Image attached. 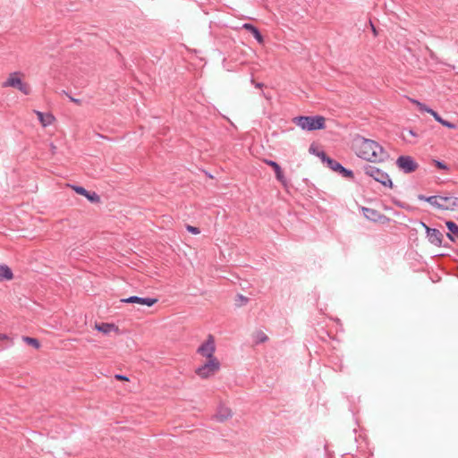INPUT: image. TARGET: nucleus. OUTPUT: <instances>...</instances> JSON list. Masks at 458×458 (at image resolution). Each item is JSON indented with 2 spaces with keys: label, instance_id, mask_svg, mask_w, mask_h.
Returning a JSON list of instances; mask_svg holds the SVG:
<instances>
[{
  "label": "nucleus",
  "instance_id": "aec40b11",
  "mask_svg": "<svg viewBox=\"0 0 458 458\" xmlns=\"http://www.w3.org/2000/svg\"><path fill=\"white\" fill-rule=\"evenodd\" d=\"M13 276L11 268L6 265L0 264V280H11Z\"/></svg>",
  "mask_w": 458,
  "mask_h": 458
},
{
  "label": "nucleus",
  "instance_id": "5701e85b",
  "mask_svg": "<svg viewBox=\"0 0 458 458\" xmlns=\"http://www.w3.org/2000/svg\"><path fill=\"white\" fill-rule=\"evenodd\" d=\"M411 102L414 103L420 111L427 112L431 115H433V114L435 113V110L431 109L430 107L426 106L424 103L420 102L419 100L411 99Z\"/></svg>",
  "mask_w": 458,
  "mask_h": 458
},
{
  "label": "nucleus",
  "instance_id": "39448f33",
  "mask_svg": "<svg viewBox=\"0 0 458 458\" xmlns=\"http://www.w3.org/2000/svg\"><path fill=\"white\" fill-rule=\"evenodd\" d=\"M220 369V362L217 359L208 360L204 364L196 369V374L201 378H208Z\"/></svg>",
  "mask_w": 458,
  "mask_h": 458
},
{
  "label": "nucleus",
  "instance_id": "dca6fc26",
  "mask_svg": "<svg viewBox=\"0 0 458 458\" xmlns=\"http://www.w3.org/2000/svg\"><path fill=\"white\" fill-rule=\"evenodd\" d=\"M36 114H37V116H38L39 122L41 123V124L44 127H47V126L52 124L53 122L55 121L54 115L51 114L50 113H42L40 111H36Z\"/></svg>",
  "mask_w": 458,
  "mask_h": 458
},
{
  "label": "nucleus",
  "instance_id": "f704fd0d",
  "mask_svg": "<svg viewBox=\"0 0 458 458\" xmlns=\"http://www.w3.org/2000/svg\"><path fill=\"white\" fill-rule=\"evenodd\" d=\"M255 87H256V88L260 89V88H262V87H263V83H261V82H257V83H255Z\"/></svg>",
  "mask_w": 458,
  "mask_h": 458
},
{
  "label": "nucleus",
  "instance_id": "7c9ffc66",
  "mask_svg": "<svg viewBox=\"0 0 458 458\" xmlns=\"http://www.w3.org/2000/svg\"><path fill=\"white\" fill-rule=\"evenodd\" d=\"M409 135L412 136V137H417L418 134L413 131V130H407Z\"/></svg>",
  "mask_w": 458,
  "mask_h": 458
},
{
  "label": "nucleus",
  "instance_id": "b1692460",
  "mask_svg": "<svg viewBox=\"0 0 458 458\" xmlns=\"http://www.w3.org/2000/svg\"><path fill=\"white\" fill-rule=\"evenodd\" d=\"M23 341L27 343L30 345H32L34 348L38 349L40 347V344L38 339L30 337V336H24Z\"/></svg>",
  "mask_w": 458,
  "mask_h": 458
},
{
  "label": "nucleus",
  "instance_id": "a878e982",
  "mask_svg": "<svg viewBox=\"0 0 458 458\" xmlns=\"http://www.w3.org/2000/svg\"><path fill=\"white\" fill-rule=\"evenodd\" d=\"M17 89L25 95H28L30 92V86L23 82H21V85Z\"/></svg>",
  "mask_w": 458,
  "mask_h": 458
},
{
  "label": "nucleus",
  "instance_id": "f03ea898",
  "mask_svg": "<svg viewBox=\"0 0 458 458\" xmlns=\"http://www.w3.org/2000/svg\"><path fill=\"white\" fill-rule=\"evenodd\" d=\"M294 124L305 131H316L324 129L326 126V119L321 115L314 116H297L293 119Z\"/></svg>",
  "mask_w": 458,
  "mask_h": 458
},
{
  "label": "nucleus",
  "instance_id": "412c9836",
  "mask_svg": "<svg viewBox=\"0 0 458 458\" xmlns=\"http://www.w3.org/2000/svg\"><path fill=\"white\" fill-rule=\"evenodd\" d=\"M432 116L434 117V119L437 123H441L445 127H447L449 129H455L456 128V124L443 119L436 111H435V113L433 114Z\"/></svg>",
  "mask_w": 458,
  "mask_h": 458
},
{
  "label": "nucleus",
  "instance_id": "f257e3e1",
  "mask_svg": "<svg viewBox=\"0 0 458 458\" xmlns=\"http://www.w3.org/2000/svg\"><path fill=\"white\" fill-rule=\"evenodd\" d=\"M353 148L360 158L371 163L383 162L388 157L387 152L377 142L360 136L354 139Z\"/></svg>",
  "mask_w": 458,
  "mask_h": 458
},
{
  "label": "nucleus",
  "instance_id": "c756f323",
  "mask_svg": "<svg viewBox=\"0 0 458 458\" xmlns=\"http://www.w3.org/2000/svg\"><path fill=\"white\" fill-rule=\"evenodd\" d=\"M114 377H115L116 379H118V380H125V381H127V380H128V377H127L126 376H124V375H122V374H116V375L114 376Z\"/></svg>",
  "mask_w": 458,
  "mask_h": 458
},
{
  "label": "nucleus",
  "instance_id": "9b49d317",
  "mask_svg": "<svg viewBox=\"0 0 458 458\" xmlns=\"http://www.w3.org/2000/svg\"><path fill=\"white\" fill-rule=\"evenodd\" d=\"M73 190L76 193L86 197L92 203H98L100 197L95 191H89L82 186H73Z\"/></svg>",
  "mask_w": 458,
  "mask_h": 458
},
{
  "label": "nucleus",
  "instance_id": "4be33fe9",
  "mask_svg": "<svg viewBox=\"0 0 458 458\" xmlns=\"http://www.w3.org/2000/svg\"><path fill=\"white\" fill-rule=\"evenodd\" d=\"M253 339L256 344L265 343L268 340L267 335L262 331H257L253 335Z\"/></svg>",
  "mask_w": 458,
  "mask_h": 458
},
{
  "label": "nucleus",
  "instance_id": "6ab92c4d",
  "mask_svg": "<svg viewBox=\"0 0 458 458\" xmlns=\"http://www.w3.org/2000/svg\"><path fill=\"white\" fill-rule=\"evenodd\" d=\"M95 328L105 335L109 334L111 331H118V327L114 324L110 323L96 324Z\"/></svg>",
  "mask_w": 458,
  "mask_h": 458
},
{
  "label": "nucleus",
  "instance_id": "423d86ee",
  "mask_svg": "<svg viewBox=\"0 0 458 458\" xmlns=\"http://www.w3.org/2000/svg\"><path fill=\"white\" fill-rule=\"evenodd\" d=\"M436 196V203L433 207L443 210H458V197L454 196Z\"/></svg>",
  "mask_w": 458,
  "mask_h": 458
},
{
  "label": "nucleus",
  "instance_id": "2eb2a0df",
  "mask_svg": "<svg viewBox=\"0 0 458 458\" xmlns=\"http://www.w3.org/2000/svg\"><path fill=\"white\" fill-rule=\"evenodd\" d=\"M445 225L449 230V233L446 234L447 238L454 242L455 239H458V225L454 221H446Z\"/></svg>",
  "mask_w": 458,
  "mask_h": 458
},
{
  "label": "nucleus",
  "instance_id": "2f4dec72",
  "mask_svg": "<svg viewBox=\"0 0 458 458\" xmlns=\"http://www.w3.org/2000/svg\"><path fill=\"white\" fill-rule=\"evenodd\" d=\"M70 99H71V101H72L73 103H76V104H78V105H79V104H81V100H80V99H78V98H74L70 97Z\"/></svg>",
  "mask_w": 458,
  "mask_h": 458
},
{
  "label": "nucleus",
  "instance_id": "f8f14e48",
  "mask_svg": "<svg viewBox=\"0 0 458 458\" xmlns=\"http://www.w3.org/2000/svg\"><path fill=\"white\" fill-rule=\"evenodd\" d=\"M233 416V412L230 408L225 405H219L216 413L214 418L218 422H225Z\"/></svg>",
  "mask_w": 458,
  "mask_h": 458
},
{
  "label": "nucleus",
  "instance_id": "cd10ccee",
  "mask_svg": "<svg viewBox=\"0 0 458 458\" xmlns=\"http://www.w3.org/2000/svg\"><path fill=\"white\" fill-rule=\"evenodd\" d=\"M186 229L192 234H199L200 233V230L198 227L190 225H186Z\"/></svg>",
  "mask_w": 458,
  "mask_h": 458
},
{
  "label": "nucleus",
  "instance_id": "1a4fd4ad",
  "mask_svg": "<svg viewBox=\"0 0 458 458\" xmlns=\"http://www.w3.org/2000/svg\"><path fill=\"white\" fill-rule=\"evenodd\" d=\"M121 301L123 303H136L151 307L156 304L158 300L157 298L130 296L128 298L122 299Z\"/></svg>",
  "mask_w": 458,
  "mask_h": 458
},
{
  "label": "nucleus",
  "instance_id": "4468645a",
  "mask_svg": "<svg viewBox=\"0 0 458 458\" xmlns=\"http://www.w3.org/2000/svg\"><path fill=\"white\" fill-rule=\"evenodd\" d=\"M242 28L246 30L247 31L250 32L252 36L255 38V39L259 43L262 44L264 42V38L261 35L260 31L257 27H255L251 23H244L242 25Z\"/></svg>",
  "mask_w": 458,
  "mask_h": 458
},
{
  "label": "nucleus",
  "instance_id": "72a5a7b5",
  "mask_svg": "<svg viewBox=\"0 0 458 458\" xmlns=\"http://www.w3.org/2000/svg\"><path fill=\"white\" fill-rule=\"evenodd\" d=\"M420 225L424 227L426 233H428V228H429L424 222H420Z\"/></svg>",
  "mask_w": 458,
  "mask_h": 458
},
{
  "label": "nucleus",
  "instance_id": "7ed1b4c3",
  "mask_svg": "<svg viewBox=\"0 0 458 458\" xmlns=\"http://www.w3.org/2000/svg\"><path fill=\"white\" fill-rule=\"evenodd\" d=\"M366 175L373 178L376 182L387 188H393V182L389 174L372 165H366L363 167Z\"/></svg>",
  "mask_w": 458,
  "mask_h": 458
},
{
  "label": "nucleus",
  "instance_id": "ddd939ff",
  "mask_svg": "<svg viewBox=\"0 0 458 458\" xmlns=\"http://www.w3.org/2000/svg\"><path fill=\"white\" fill-rule=\"evenodd\" d=\"M265 163L271 166L273 169H274V172L276 174V179L281 182L283 183L284 185L286 184V179L284 175V173L280 167V165L276 162V161H273V160H268V159H266L265 160Z\"/></svg>",
  "mask_w": 458,
  "mask_h": 458
},
{
  "label": "nucleus",
  "instance_id": "473e14b6",
  "mask_svg": "<svg viewBox=\"0 0 458 458\" xmlns=\"http://www.w3.org/2000/svg\"><path fill=\"white\" fill-rule=\"evenodd\" d=\"M370 26H371V29H372V31H373L374 35L377 36V32L376 28L374 27V25H373V23L371 21H370Z\"/></svg>",
  "mask_w": 458,
  "mask_h": 458
},
{
  "label": "nucleus",
  "instance_id": "a211bd4d",
  "mask_svg": "<svg viewBox=\"0 0 458 458\" xmlns=\"http://www.w3.org/2000/svg\"><path fill=\"white\" fill-rule=\"evenodd\" d=\"M362 211L366 218L374 222L379 220L383 216L378 211L370 208H363Z\"/></svg>",
  "mask_w": 458,
  "mask_h": 458
},
{
  "label": "nucleus",
  "instance_id": "6e6552de",
  "mask_svg": "<svg viewBox=\"0 0 458 458\" xmlns=\"http://www.w3.org/2000/svg\"><path fill=\"white\" fill-rule=\"evenodd\" d=\"M397 167L404 174H411L419 167L418 163L411 156H400L395 162Z\"/></svg>",
  "mask_w": 458,
  "mask_h": 458
},
{
  "label": "nucleus",
  "instance_id": "f3484780",
  "mask_svg": "<svg viewBox=\"0 0 458 458\" xmlns=\"http://www.w3.org/2000/svg\"><path fill=\"white\" fill-rule=\"evenodd\" d=\"M21 82V80L18 77V72H13L11 73L10 77L3 83V86L18 88Z\"/></svg>",
  "mask_w": 458,
  "mask_h": 458
},
{
  "label": "nucleus",
  "instance_id": "0eeeda50",
  "mask_svg": "<svg viewBox=\"0 0 458 458\" xmlns=\"http://www.w3.org/2000/svg\"><path fill=\"white\" fill-rule=\"evenodd\" d=\"M216 352L215 339L212 335H209L208 339L202 343L197 349V353L207 358L208 360L216 359L214 356Z\"/></svg>",
  "mask_w": 458,
  "mask_h": 458
},
{
  "label": "nucleus",
  "instance_id": "9d476101",
  "mask_svg": "<svg viewBox=\"0 0 458 458\" xmlns=\"http://www.w3.org/2000/svg\"><path fill=\"white\" fill-rule=\"evenodd\" d=\"M427 237L428 242L435 246H442L443 233L436 228H428Z\"/></svg>",
  "mask_w": 458,
  "mask_h": 458
},
{
  "label": "nucleus",
  "instance_id": "c9c22d12",
  "mask_svg": "<svg viewBox=\"0 0 458 458\" xmlns=\"http://www.w3.org/2000/svg\"><path fill=\"white\" fill-rule=\"evenodd\" d=\"M0 339H7V335L4 334H0Z\"/></svg>",
  "mask_w": 458,
  "mask_h": 458
},
{
  "label": "nucleus",
  "instance_id": "c85d7f7f",
  "mask_svg": "<svg viewBox=\"0 0 458 458\" xmlns=\"http://www.w3.org/2000/svg\"><path fill=\"white\" fill-rule=\"evenodd\" d=\"M238 299L241 301L239 305H244L248 302L249 299L242 294H238Z\"/></svg>",
  "mask_w": 458,
  "mask_h": 458
},
{
  "label": "nucleus",
  "instance_id": "393cba45",
  "mask_svg": "<svg viewBox=\"0 0 458 458\" xmlns=\"http://www.w3.org/2000/svg\"><path fill=\"white\" fill-rule=\"evenodd\" d=\"M418 199H420V200H424L426 202H428L430 205L436 203V200H437L436 196L426 197V196H424L422 194H420L418 196Z\"/></svg>",
  "mask_w": 458,
  "mask_h": 458
},
{
  "label": "nucleus",
  "instance_id": "20e7f679",
  "mask_svg": "<svg viewBox=\"0 0 458 458\" xmlns=\"http://www.w3.org/2000/svg\"><path fill=\"white\" fill-rule=\"evenodd\" d=\"M323 163H326L327 167L331 170L337 172L344 178L353 179L354 174L352 170L344 167L339 162L329 157L324 151L318 153Z\"/></svg>",
  "mask_w": 458,
  "mask_h": 458
},
{
  "label": "nucleus",
  "instance_id": "bb28decb",
  "mask_svg": "<svg viewBox=\"0 0 458 458\" xmlns=\"http://www.w3.org/2000/svg\"><path fill=\"white\" fill-rule=\"evenodd\" d=\"M433 162L438 169H441V170H448L449 169L448 165L443 161L435 159V160H433Z\"/></svg>",
  "mask_w": 458,
  "mask_h": 458
}]
</instances>
